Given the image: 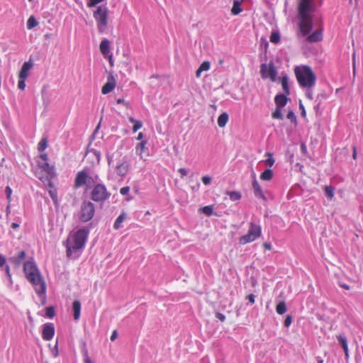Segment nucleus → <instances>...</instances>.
<instances>
[{
	"mask_svg": "<svg viewBox=\"0 0 363 363\" xmlns=\"http://www.w3.org/2000/svg\"><path fill=\"white\" fill-rule=\"evenodd\" d=\"M263 247L267 250H270L272 249V245L270 243L268 242H264L262 244Z\"/></svg>",
	"mask_w": 363,
	"mask_h": 363,
	"instance_id": "58",
	"label": "nucleus"
},
{
	"mask_svg": "<svg viewBox=\"0 0 363 363\" xmlns=\"http://www.w3.org/2000/svg\"><path fill=\"white\" fill-rule=\"evenodd\" d=\"M200 211H201L205 215L210 216L213 214V208L212 206H206L200 208Z\"/></svg>",
	"mask_w": 363,
	"mask_h": 363,
	"instance_id": "35",
	"label": "nucleus"
},
{
	"mask_svg": "<svg viewBox=\"0 0 363 363\" xmlns=\"http://www.w3.org/2000/svg\"><path fill=\"white\" fill-rule=\"evenodd\" d=\"M301 4L298 11V18L299 20L298 28L300 33L302 35L306 36L308 35L313 28V15L312 13L315 11L314 4L306 6Z\"/></svg>",
	"mask_w": 363,
	"mask_h": 363,
	"instance_id": "1",
	"label": "nucleus"
},
{
	"mask_svg": "<svg viewBox=\"0 0 363 363\" xmlns=\"http://www.w3.org/2000/svg\"><path fill=\"white\" fill-rule=\"evenodd\" d=\"M260 74L263 79H269L271 82H275L277 70L274 62H270L269 64H262Z\"/></svg>",
	"mask_w": 363,
	"mask_h": 363,
	"instance_id": "9",
	"label": "nucleus"
},
{
	"mask_svg": "<svg viewBox=\"0 0 363 363\" xmlns=\"http://www.w3.org/2000/svg\"><path fill=\"white\" fill-rule=\"evenodd\" d=\"M93 16L96 22L99 31L104 32L108 26V10L105 6H99L94 11Z\"/></svg>",
	"mask_w": 363,
	"mask_h": 363,
	"instance_id": "5",
	"label": "nucleus"
},
{
	"mask_svg": "<svg viewBox=\"0 0 363 363\" xmlns=\"http://www.w3.org/2000/svg\"><path fill=\"white\" fill-rule=\"evenodd\" d=\"M88 236V230L86 229L78 230L70 238L67 240V256L71 258L74 252L84 247Z\"/></svg>",
	"mask_w": 363,
	"mask_h": 363,
	"instance_id": "3",
	"label": "nucleus"
},
{
	"mask_svg": "<svg viewBox=\"0 0 363 363\" xmlns=\"http://www.w3.org/2000/svg\"><path fill=\"white\" fill-rule=\"evenodd\" d=\"M281 83L283 88V90L286 95H289L290 94L288 77L286 76H283L281 78Z\"/></svg>",
	"mask_w": 363,
	"mask_h": 363,
	"instance_id": "29",
	"label": "nucleus"
},
{
	"mask_svg": "<svg viewBox=\"0 0 363 363\" xmlns=\"http://www.w3.org/2000/svg\"><path fill=\"white\" fill-rule=\"evenodd\" d=\"M116 102L118 104H122L125 105V106H128V104L123 99H118L116 100Z\"/></svg>",
	"mask_w": 363,
	"mask_h": 363,
	"instance_id": "59",
	"label": "nucleus"
},
{
	"mask_svg": "<svg viewBox=\"0 0 363 363\" xmlns=\"http://www.w3.org/2000/svg\"><path fill=\"white\" fill-rule=\"evenodd\" d=\"M147 141L143 140L135 147L136 154L140 156L141 160H146V157L149 156V151L146 147Z\"/></svg>",
	"mask_w": 363,
	"mask_h": 363,
	"instance_id": "13",
	"label": "nucleus"
},
{
	"mask_svg": "<svg viewBox=\"0 0 363 363\" xmlns=\"http://www.w3.org/2000/svg\"><path fill=\"white\" fill-rule=\"evenodd\" d=\"M262 234V228L259 225L250 223L247 233L241 236L239 239V244L246 245L259 238Z\"/></svg>",
	"mask_w": 363,
	"mask_h": 363,
	"instance_id": "7",
	"label": "nucleus"
},
{
	"mask_svg": "<svg viewBox=\"0 0 363 363\" xmlns=\"http://www.w3.org/2000/svg\"><path fill=\"white\" fill-rule=\"evenodd\" d=\"M301 151L303 152V153H306L307 152V148L306 147V145L304 144H302L301 145Z\"/></svg>",
	"mask_w": 363,
	"mask_h": 363,
	"instance_id": "62",
	"label": "nucleus"
},
{
	"mask_svg": "<svg viewBox=\"0 0 363 363\" xmlns=\"http://www.w3.org/2000/svg\"><path fill=\"white\" fill-rule=\"evenodd\" d=\"M270 156H272V155L269 154ZM274 163V160L270 157L269 158L267 159L266 160V164L267 165H269V167H272Z\"/></svg>",
	"mask_w": 363,
	"mask_h": 363,
	"instance_id": "52",
	"label": "nucleus"
},
{
	"mask_svg": "<svg viewBox=\"0 0 363 363\" xmlns=\"http://www.w3.org/2000/svg\"><path fill=\"white\" fill-rule=\"evenodd\" d=\"M294 74L298 83L303 88L311 89L316 82V76L308 65L296 67Z\"/></svg>",
	"mask_w": 363,
	"mask_h": 363,
	"instance_id": "2",
	"label": "nucleus"
},
{
	"mask_svg": "<svg viewBox=\"0 0 363 363\" xmlns=\"http://www.w3.org/2000/svg\"><path fill=\"white\" fill-rule=\"evenodd\" d=\"M242 11L241 8V1L238 0H234L233 7L231 9V13L234 16H237Z\"/></svg>",
	"mask_w": 363,
	"mask_h": 363,
	"instance_id": "26",
	"label": "nucleus"
},
{
	"mask_svg": "<svg viewBox=\"0 0 363 363\" xmlns=\"http://www.w3.org/2000/svg\"><path fill=\"white\" fill-rule=\"evenodd\" d=\"M55 335V327L53 323H46L43 325L42 337L44 340L48 341L52 339Z\"/></svg>",
	"mask_w": 363,
	"mask_h": 363,
	"instance_id": "12",
	"label": "nucleus"
},
{
	"mask_svg": "<svg viewBox=\"0 0 363 363\" xmlns=\"http://www.w3.org/2000/svg\"><path fill=\"white\" fill-rule=\"evenodd\" d=\"M287 100L288 99L285 93L284 94H278L274 98L275 104L279 108L284 107L286 104Z\"/></svg>",
	"mask_w": 363,
	"mask_h": 363,
	"instance_id": "21",
	"label": "nucleus"
},
{
	"mask_svg": "<svg viewBox=\"0 0 363 363\" xmlns=\"http://www.w3.org/2000/svg\"><path fill=\"white\" fill-rule=\"evenodd\" d=\"M210 67H211V64L208 61L203 62L196 72V77H198V78L200 77L201 73L203 71L209 70Z\"/></svg>",
	"mask_w": 363,
	"mask_h": 363,
	"instance_id": "25",
	"label": "nucleus"
},
{
	"mask_svg": "<svg viewBox=\"0 0 363 363\" xmlns=\"http://www.w3.org/2000/svg\"><path fill=\"white\" fill-rule=\"evenodd\" d=\"M23 272L26 279L29 281L33 277L40 274V272L38 269L36 264L31 261H27L23 264Z\"/></svg>",
	"mask_w": 363,
	"mask_h": 363,
	"instance_id": "11",
	"label": "nucleus"
},
{
	"mask_svg": "<svg viewBox=\"0 0 363 363\" xmlns=\"http://www.w3.org/2000/svg\"><path fill=\"white\" fill-rule=\"evenodd\" d=\"M269 40L272 43L277 44L280 40V35L278 33L273 32V33H272V34L269 37Z\"/></svg>",
	"mask_w": 363,
	"mask_h": 363,
	"instance_id": "37",
	"label": "nucleus"
},
{
	"mask_svg": "<svg viewBox=\"0 0 363 363\" xmlns=\"http://www.w3.org/2000/svg\"><path fill=\"white\" fill-rule=\"evenodd\" d=\"M116 82L114 77L110 74L108 77L107 82L104 84L101 88V92L103 94H107L111 92L116 87Z\"/></svg>",
	"mask_w": 363,
	"mask_h": 363,
	"instance_id": "15",
	"label": "nucleus"
},
{
	"mask_svg": "<svg viewBox=\"0 0 363 363\" xmlns=\"http://www.w3.org/2000/svg\"><path fill=\"white\" fill-rule=\"evenodd\" d=\"M47 147H48V140L46 138H43L39 142L38 149L39 151L42 152L44 150H45L47 148Z\"/></svg>",
	"mask_w": 363,
	"mask_h": 363,
	"instance_id": "38",
	"label": "nucleus"
},
{
	"mask_svg": "<svg viewBox=\"0 0 363 363\" xmlns=\"http://www.w3.org/2000/svg\"><path fill=\"white\" fill-rule=\"evenodd\" d=\"M38 167L43 169L45 172H46L49 175L55 174V167L53 165H51L48 163V162H38Z\"/></svg>",
	"mask_w": 363,
	"mask_h": 363,
	"instance_id": "18",
	"label": "nucleus"
},
{
	"mask_svg": "<svg viewBox=\"0 0 363 363\" xmlns=\"http://www.w3.org/2000/svg\"><path fill=\"white\" fill-rule=\"evenodd\" d=\"M272 116L273 118L280 119V120L283 119V115H282L280 108L277 107L274 110V111L272 113Z\"/></svg>",
	"mask_w": 363,
	"mask_h": 363,
	"instance_id": "39",
	"label": "nucleus"
},
{
	"mask_svg": "<svg viewBox=\"0 0 363 363\" xmlns=\"http://www.w3.org/2000/svg\"><path fill=\"white\" fill-rule=\"evenodd\" d=\"M143 126V123L140 121H135V123H133V131L134 133L137 132L139 129H140Z\"/></svg>",
	"mask_w": 363,
	"mask_h": 363,
	"instance_id": "44",
	"label": "nucleus"
},
{
	"mask_svg": "<svg viewBox=\"0 0 363 363\" xmlns=\"http://www.w3.org/2000/svg\"><path fill=\"white\" fill-rule=\"evenodd\" d=\"M118 337V333H117V331L116 330H113L111 335V341H114Z\"/></svg>",
	"mask_w": 363,
	"mask_h": 363,
	"instance_id": "57",
	"label": "nucleus"
},
{
	"mask_svg": "<svg viewBox=\"0 0 363 363\" xmlns=\"http://www.w3.org/2000/svg\"><path fill=\"white\" fill-rule=\"evenodd\" d=\"M5 193L6 194V198L8 200V203H10L11 201V194H12V189L10 186H7L5 189Z\"/></svg>",
	"mask_w": 363,
	"mask_h": 363,
	"instance_id": "41",
	"label": "nucleus"
},
{
	"mask_svg": "<svg viewBox=\"0 0 363 363\" xmlns=\"http://www.w3.org/2000/svg\"><path fill=\"white\" fill-rule=\"evenodd\" d=\"M352 60H353V72L354 74L355 73V70H356L355 52H354L353 55H352Z\"/></svg>",
	"mask_w": 363,
	"mask_h": 363,
	"instance_id": "60",
	"label": "nucleus"
},
{
	"mask_svg": "<svg viewBox=\"0 0 363 363\" xmlns=\"http://www.w3.org/2000/svg\"><path fill=\"white\" fill-rule=\"evenodd\" d=\"M228 121V115L226 113H221L218 118V125L220 128L225 126Z\"/></svg>",
	"mask_w": 363,
	"mask_h": 363,
	"instance_id": "28",
	"label": "nucleus"
},
{
	"mask_svg": "<svg viewBox=\"0 0 363 363\" xmlns=\"http://www.w3.org/2000/svg\"><path fill=\"white\" fill-rule=\"evenodd\" d=\"M38 26V21L35 18L34 16H31L29 17L27 21V28L28 29H32Z\"/></svg>",
	"mask_w": 363,
	"mask_h": 363,
	"instance_id": "34",
	"label": "nucleus"
},
{
	"mask_svg": "<svg viewBox=\"0 0 363 363\" xmlns=\"http://www.w3.org/2000/svg\"><path fill=\"white\" fill-rule=\"evenodd\" d=\"M26 253L24 250L18 252L17 257L13 258V262L15 264H19L26 259Z\"/></svg>",
	"mask_w": 363,
	"mask_h": 363,
	"instance_id": "31",
	"label": "nucleus"
},
{
	"mask_svg": "<svg viewBox=\"0 0 363 363\" xmlns=\"http://www.w3.org/2000/svg\"><path fill=\"white\" fill-rule=\"evenodd\" d=\"M100 51L101 54L106 57L110 53V41L108 39H104L101 40L99 45Z\"/></svg>",
	"mask_w": 363,
	"mask_h": 363,
	"instance_id": "19",
	"label": "nucleus"
},
{
	"mask_svg": "<svg viewBox=\"0 0 363 363\" xmlns=\"http://www.w3.org/2000/svg\"><path fill=\"white\" fill-rule=\"evenodd\" d=\"M337 338L339 341V343L340 344L341 347H342L344 352H345V357H348L349 356V350H348V346H347V338L342 335H339L337 336Z\"/></svg>",
	"mask_w": 363,
	"mask_h": 363,
	"instance_id": "22",
	"label": "nucleus"
},
{
	"mask_svg": "<svg viewBox=\"0 0 363 363\" xmlns=\"http://www.w3.org/2000/svg\"><path fill=\"white\" fill-rule=\"evenodd\" d=\"M178 172L180 174L181 178H184L187 174V172H186V170L184 168H179L178 169Z\"/></svg>",
	"mask_w": 363,
	"mask_h": 363,
	"instance_id": "51",
	"label": "nucleus"
},
{
	"mask_svg": "<svg viewBox=\"0 0 363 363\" xmlns=\"http://www.w3.org/2000/svg\"><path fill=\"white\" fill-rule=\"evenodd\" d=\"M306 4V6L314 4L313 0H299L297 4V9L300 8L301 4Z\"/></svg>",
	"mask_w": 363,
	"mask_h": 363,
	"instance_id": "45",
	"label": "nucleus"
},
{
	"mask_svg": "<svg viewBox=\"0 0 363 363\" xmlns=\"http://www.w3.org/2000/svg\"><path fill=\"white\" fill-rule=\"evenodd\" d=\"M45 315L49 318H52L55 315V308L52 306L46 308Z\"/></svg>",
	"mask_w": 363,
	"mask_h": 363,
	"instance_id": "40",
	"label": "nucleus"
},
{
	"mask_svg": "<svg viewBox=\"0 0 363 363\" xmlns=\"http://www.w3.org/2000/svg\"><path fill=\"white\" fill-rule=\"evenodd\" d=\"M84 363H92L89 357L86 356L84 359Z\"/></svg>",
	"mask_w": 363,
	"mask_h": 363,
	"instance_id": "64",
	"label": "nucleus"
},
{
	"mask_svg": "<svg viewBox=\"0 0 363 363\" xmlns=\"http://www.w3.org/2000/svg\"><path fill=\"white\" fill-rule=\"evenodd\" d=\"M35 291V292L39 295H45L46 293V284L44 281L43 277L41 274L38 276L32 278L29 280Z\"/></svg>",
	"mask_w": 363,
	"mask_h": 363,
	"instance_id": "10",
	"label": "nucleus"
},
{
	"mask_svg": "<svg viewBox=\"0 0 363 363\" xmlns=\"http://www.w3.org/2000/svg\"><path fill=\"white\" fill-rule=\"evenodd\" d=\"M130 192V187L126 186H123L120 189V193L122 195H128Z\"/></svg>",
	"mask_w": 363,
	"mask_h": 363,
	"instance_id": "49",
	"label": "nucleus"
},
{
	"mask_svg": "<svg viewBox=\"0 0 363 363\" xmlns=\"http://www.w3.org/2000/svg\"><path fill=\"white\" fill-rule=\"evenodd\" d=\"M95 213V207L93 203L89 201H84L82 203L79 211V219L86 223L92 219Z\"/></svg>",
	"mask_w": 363,
	"mask_h": 363,
	"instance_id": "8",
	"label": "nucleus"
},
{
	"mask_svg": "<svg viewBox=\"0 0 363 363\" xmlns=\"http://www.w3.org/2000/svg\"><path fill=\"white\" fill-rule=\"evenodd\" d=\"M325 193L328 198L332 199L334 196V189L330 186H325Z\"/></svg>",
	"mask_w": 363,
	"mask_h": 363,
	"instance_id": "36",
	"label": "nucleus"
},
{
	"mask_svg": "<svg viewBox=\"0 0 363 363\" xmlns=\"http://www.w3.org/2000/svg\"><path fill=\"white\" fill-rule=\"evenodd\" d=\"M246 298L249 301V302L251 303V304H254L255 303V296L252 294H250L249 295H247L246 296Z\"/></svg>",
	"mask_w": 363,
	"mask_h": 363,
	"instance_id": "50",
	"label": "nucleus"
},
{
	"mask_svg": "<svg viewBox=\"0 0 363 363\" xmlns=\"http://www.w3.org/2000/svg\"><path fill=\"white\" fill-rule=\"evenodd\" d=\"M26 79L18 78V87L21 90H24L26 87Z\"/></svg>",
	"mask_w": 363,
	"mask_h": 363,
	"instance_id": "42",
	"label": "nucleus"
},
{
	"mask_svg": "<svg viewBox=\"0 0 363 363\" xmlns=\"http://www.w3.org/2000/svg\"><path fill=\"white\" fill-rule=\"evenodd\" d=\"M273 177V172L271 169H265L261 174L260 179L264 181H269Z\"/></svg>",
	"mask_w": 363,
	"mask_h": 363,
	"instance_id": "30",
	"label": "nucleus"
},
{
	"mask_svg": "<svg viewBox=\"0 0 363 363\" xmlns=\"http://www.w3.org/2000/svg\"><path fill=\"white\" fill-rule=\"evenodd\" d=\"M299 108L301 110V116L303 118H306V112L303 105L301 103L299 104Z\"/></svg>",
	"mask_w": 363,
	"mask_h": 363,
	"instance_id": "54",
	"label": "nucleus"
},
{
	"mask_svg": "<svg viewBox=\"0 0 363 363\" xmlns=\"http://www.w3.org/2000/svg\"><path fill=\"white\" fill-rule=\"evenodd\" d=\"M357 148L355 146H353L352 147V157L355 160L357 158Z\"/></svg>",
	"mask_w": 363,
	"mask_h": 363,
	"instance_id": "61",
	"label": "nucleus"
},
{
	"mask_svg": "<svg viewBox=\"0 0 363 363\" xmlns=\"http://www.w3.org/2000/svg\"><path fill=\"white\" fill-rule=\"evenodd\" d=\"M99 181V177L96 174L91 176L86 169L79 171L75 177L74 182V188L79 189L85 186V189L88 190L94 186Z\"/></svg>",
	"mask_w": 363,
	"mask_h": 363,
	"instance_id": "4",
	"label": "nucleus"
},
{
	"mask_svg": "<svg viewBox=\"0 0 363 363\" xmlns=\"http://www.w3.org/2000/svg\"><path fill=\"white\" fill-rule=\"evenodd\" d=\"M323 39L322 29H318L311 35L307 37V41L310 43H315L320 41Z\"/></svg>",
	"mask_w": 363,
	"mask_h": 363,
	"instance_id": "20",
	"label": "nucleus"
},
{
	"mask_svg": "<svg viewBox=\"0 0 363 363\" xmlns=\"http://www.w3.org/2000/svg\"><path fill=\"white\" fill-rule=\"evenodd\" d=\"M252 189H253L255 196L256 197L260 198L264 201L267 199L264 194L262 192L260 185L259 184L258 182L255 179L252 182Z\"/></svg>",
	"mask_w": 363,
	"mask_h": 363,
	"instance_id": "17",
	"label": "nucleus"
},
{
	"mask_svg": "<svg viewBox=\"0 0 363 363\" xmlns=\"http://www.w3.org/2000/svg\"><path fill=\"white\" fill-rule=\"evenodd\" d=\"M19 227V225L17 223H12L11 228L13 229H16Z\"/></svg>",
	"mask_w": 363,
	"mask_h": 363,
	"instance_id": "63",
	"label": "nucleus"
},
{
	"mask_svg": "<svg viewBox=\"0 0 363 363\" xmlns=\"http://www.w3.org/2000/svg\"><path fill=\"white\" fill-rule=\"evenodd\" d=\"M127 215L125 212H122L118 218L116 219L113 228L116 230H118L121 228V223L126 219Z\"/></svg>",
	"mask_w": 363,
	"mask_h": 363,
	"instance_id": "24",
	"label": "nucleus"
},
{
	"mask_svg": "<svg viewBox=\"0 0 363 363\" xmlns=\"http://www.w3.org/2000/svg\"><path fill=\"white\" fill-rule=\"evenodd\" d=\"M130 164L128 161H123L116 166V174L124 178L129 172Z\"/></svg>",
	"mask_w": 363,
	"mask_h": 363,
	"instance_id": "14",
	"label": "nucleus"
},
{
	"mask_svg": "<svg viewBox=\"0 0 363 363\" xmlns=\"http://www.w3.org/2000/svg\"><path fill=\"white\" fill-rule=\"evenodd\" d=\"M201 180L203 184L208 185L211 182V178L209 176H203Z\"/></svg>",
	"mask_w": 363,
	"mask_h": 363,
	"instance_id": "48",
	"label": "nucleus"
},
{
	"mask_svg": "<svg viewBox=\"0 0 363 363\" xmlns=\"http://www.w3.org/2000/svg\"><path fill=\"white\" fill-rule=\"evenodd\" d=\"M292 323V317L290 315H288L284 322V326L288 328Z\"/></svg>",
	"mask_w": 363,
	"mask_h": 363,
	"instance_id": "47",
	"label": "nucleus"
},
{
	"mask_svg": "<svg viewBox=\"0 0 363 363\" xmlns=\"http://www.w3.org/2000/svg\"><path fill=\"white\" fill-rule=\"evenodd\" d=\"M276 311L279 315H283L286 311V306L284 301L279 302L276 306Z\"/></svg>",
	"mask_w": 363,
	"mask_h": 363,
	"instance_id": "32",
	"label": "nucleus"
},
{
	"mask_svg": "<svg viewBox=\"0 0 363 363\" xmlns=\"http://www.w3.org/2000/svg\"><path fill=\"white\" fill-rule=\"evenodd\" d=\"M104 0H89L87 2V6L88 7H93L96 6V4L103 2Z\"/></svg>",
	"mask_w": 363,
	"mask_h": 363,
	"instance_id": "46",
	"label": "nucleus"
},
{
	"mask_svg": "<svg viewBox=\"0 0 363 363\" xmlns=\"http://www.w3.org/2000/svg\"><path fill=\"white\" fill-rule=\"evenodd\" d=\"M287 118L289 119L292 123H296V117L292 111L288 112Z\"/></svg>",
	"mask_w": 363,
	"mask_h": 363,
	"instance_id": "43",
	"label": "nucleus"
},
{
	"mask_svg": "<svg viewBox=\"0 0 363 363\" xmlns=\"http://www.w3.org/2000/svg\"><path fill=\"white\" fill-rule=\"evenodd\" d=\"M6 263V258L0 254V267H3Z\"/></svg>",
	"mask_w": 363,
	"mask_h": 363,
	"instance_id": "56",
	"label": "nucleus"
},
{
	"mask_svg": "<svg viewBox=\"0 0 363 363\" xmlns=\"http://www.w3.org/2000/svg\"><path fill=\"white\" fill-rule=\"evenodd\" d=\"M72 309L74 311V320H78L80 316V312H81V303L79 301L76 300L73 302Z\"/></svg>",
	"mask_w": 363,
	"mask_h": 363,
	"instance_id": "23",
	"label": "nucleus"
},
{
	"mask_svg": "<svg viewBox=\"0 0 363 363\" xmlns=\"http://www.w3.org/2000/svg\"><path fill=\"white\" fill-rule=\"evenodd\" d=\"M48 188H49V189H48L49 195L50 196V197L52 198V199L54 201H57V189L55 188L52 182H49Z\"/></svg>",
	"mask_w": 363,
	"mask_h": 363,
	"instance_id": "27",
	"label": "nucleus"
},
{
	"mask_svg": "<svg viewBox=\"0 0 363 363\" xmlns=\"http://www.w3.org/2000/svg\"><path fill=\"white\" fill-rule=\"evenodd\" d=\"M39 157L42 160L43 162H48V156L46 153L40 154Z\"/></svg>",
	"mask_w": 363,
	"mask_h": 363,
	"instance_id": "53",
	"label": "nucleus"
},
{
	"mask_svg": "<svg viewBox=\"0 0 363 363\" xmlns=\"http://www.w3.org/2000/svg\"><path fill=\"white\" fill-rule=\"evenodd\" d=\"M227 194L229 196L231 201H235L240 200L242 196L239 191H228Z\"/></svg>",
	"mask_w": 363,
	"mask_h": 363,
	"instance_id": "33",
	"label": "nucleus"
},
{
	"mask_svg": "<svg viewBox=\"0 0 363 363\" xmlns=\"http://www.w3.org/2000/svg\"><path fill=\"white\" fill-rule=\"evenodd\" d=\"M33 67L32 62H25L19 72L18 78L27 79L29 74L30 69Z\"/></svg>",
	"mask_w": 363,
	"mask_h": 363,
	"instance_id": "16",
	"label": "nucleus"
},
{
	"mask_svg": "<svg viewBox=\"0 0 363 363\" xmlns=\"http://www.w3.org/2000/svg\"><path fill=\"white\" fill-rule=\"evenodd\" d=\"M216 317L217 318H218L222 322H223L225 320V316L223 314L220 313H217L216 314Z\"/></svg>",
	"mask_w": 363,
	"mask_h": 363,
	"instance_id": "55",
	"label": "nucleus"
},
{
	"mask_svg": "<svg viewBox=\"0 0 363 363\" xmlns=\"http://www.w3.org/2000/svg\"><path fill=\"white\" fill-rule=\"evenodd\" d=\"M111 196V193L103 184L96 183L90 192V198L95 202H104Z\"/></svg>",
	"mask_w": 363,
	"mask_h": 363,
	"instance_id": "6",
	"label": "nucleus"
}]
</instances>
